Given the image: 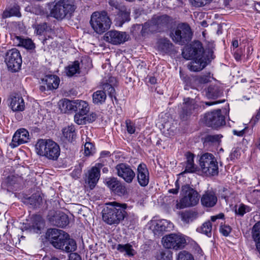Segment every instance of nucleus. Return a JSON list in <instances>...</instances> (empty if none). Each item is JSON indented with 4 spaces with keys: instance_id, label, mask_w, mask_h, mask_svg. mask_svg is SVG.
<instances>
[{
    "instance_id": "a211bd4d",
    "label": "nucleus",
    "mask_w": 260,
    "mask_h": 260,
    "mask_svg": "<svg viewBox=\"0 0 260 260\" xmlns=\"http://www.w3.org/2000/svg\"><path fill=\"white\" fill-rule=\"evenodd\" d=\"M29 139L28 132L25 128H20L14 134L11 146L16 147L20 144L27 143Z\"/></svg>"
},
{
    "instance_id": "1a4fd4ad",
    "label": "nucleus",
    "mask_w": 260,
    "mask_h": 260,
    "mask_svg": "<svg viewBox=\"0 0 260 260\" xmlns=\"http://www.w3.org/2000/svg\"><path fill=\"white\" fill-rule=\"evenodd\" d=\"M191 36L189 26L185 23L178 25L171 34L173 41L181 45L189 42L191 39Z\"/></svg>"
},
{
    "instance_id": "a878e982",
    "label": "nucleus",
    "mask_w": 260,
    "mask_h": 260,
    "mask_svg": "<svg viewBox=\"0 0 260 260\" xmlns=\"http://www.w3.org/2000/svg\"><path fill=\"white\" fill-rule=\"evenodd\" d=\"M186 166L185 173H194L198 171V167L194 163V155L190 152H187L186 155Z\"/></svg>"
},
{
    "instance_id": "7ed1b4c3",
    "label": "nucleus",
    "mask_w": 260,
    "mask_h": 260,
    "mask_svg": "<svg viewBox=\"0 0 260 260\" xmlns=\"http://www.w3.org/2000/svg\"><path fill=\"white\" fill-rule=\"evenodd\" d=\"M35 146L37 153L48 159L56 160L60 155L59 145L50 139H39Z\"/></svg>"
},
{
    "instance_id": "c9c22d12",
    "label": "nucleus",
    "mask_w": 260,
    "mask_h": 260,
    "mask_svg": "<svg viewBox=\"0 0 260 260\" xmlns=\"http://www.w3.org/2000/svg\"><path fill=\"white\" fill-rule=\"evenodd\" d=\"M12 16H16L18 17L21 16L20 8L18 5H14L12 8L6 10L3 13V18H4Z\"/></svg>"
},
{
    "instance_id": "4be33fe9",
    "label": "nucleus",
    "mask_w": 260,
    "mask_h": 260,
    "mask_svg": "<svg viewBox=\"0 0 260 260\" xmlns=\"http://www.w3.org/2000/svg\"><path fill=\"white\" fill-rule=\"evenodd\" d=\"M100 176V170L99 168L93 167L88 171L87 178L85 180V182L89 185L90 189H93L95 187Z\"/></svg>"
},
{
    "instance_id": "ea45409f",
    "label": "nucleus",
    "mask_w": 260,
    "mask_h": 260,
    "mask_svg": "<svg viewBox=\"0 0 260 260\" xmlns=\"http://www.w3.org/2000/svg\"><path fill=\"white\" fill-rule=\"evenodd\" d=\"M18 40H19V45L26 49L32 50L35 48V44L32 42L30 39H22L20 37H17Z\"/></svg>"
},
{
    "instance_id": "de8ad7c7",
    "label": "nucleus",
    "mask_w": 260,
    "mask_h": 260,
    "mask_svg": "<svg viewBox=\"0 0 260 260\" xmlns=\"http://www.w3.org/2000/svg\"><path fill=\"white\" fill-rule=\"evenodd\" d=\"M213 0H189L190 4L193 7H202L210 4Z\"/></svg>"
},
{
    "instance_id": "338daca9",
    "label": "nucleus",
    "mask_w": 260,
    "mask_h": 260,
    "mask_svg": "<svg viewBox=\"0 0 260 260\" xmlns=\"http://www.w3.org/2000/svg\"><path fill=\"white\" fill-rule=\"evenodd\" d=\"M259 118H260V107H259L258 111L257 112V114H256L255 118H253L252 119V121H253L254 123H255L257 121H258Z\"/></svg>"
},
{
    "instance_id": "aec40b11",
    "label": "nucleus",
    "mask_w": 260,
    "mask_h": 260,
    "mask_svg": "<svg viewBox=\"0 0 260 260\" xmlns=\"http://www.w3.org/2000/svg\"><path fill=\"white\" fill-rule=\"evenodd\" d=\"M137 179L141 186H146L149 183V172L146 165L140 164L137 168Z\"/></svg>"
},
{
    "instance_id": "f704fd0d",
    "label": "nucleus",
    "mask_w": 260,
    "mask_h": 260,
    "mask_svg": "<svg viewBox=\"0 0 260 260\" xmlns=\"http://www.w3.org/2000/svg\"><path fill=\"white\" fill-rule=\"evenodd\" d=\"M106 93L102 90H97L92 94L93 103L96 105H101L105 103L106 99Z\"/></svg>"
},
{
    "instance_id": "bf43d9fd",
    "label": "nucleus",
    "mask_w": 260,
    "mask_h": 260,
    "mask_svg": "<svg viewBox=\"0 0 260 260\" xmlns=\"http://www.w3.org/2000/svg\"><path fill=\"white\" fill-rule=\"evenodd\" d=\"M108 3L112 8L120 10V6L116 0H108Z\"/></svg>"
},
{
    "instance_id": "cd10ccee",
    "label": "nucleus",
    "mask_w": 260,
    "mask_h": 260,
    "mask_svg": "<svg viewBox=\"0 0 260 260\" xmlns=\"http://www.w3.org/2000/svg\"><path fill=\"white\" fill-rule=\"evenodd\" d=\"M69 223L68 216L63 213H59L53 217V224L59 227L64 228Z\"/></svg>"
},
{
    "instance_id": "09e8293b",
    "label": "nucleus",
    "mask_w": 260,
    "mask_h": 260,
    "mask_svg": "<svg viewBox=\"0 0 260 260\" xmlns=\"http://www.w3.org/2000/svg\"><path fill=\"white\" fill-rule=\"evenodd\" d=\"M86 114L76 113L74 116V121L78 125L86 123Z\"/></svg>"
},
{
    "instance_id": "69168bd1",
    "label": "nucleus",
    "mask_w": 260,
    "mask_h": 260,
    "mask_svg": "<svg viewBox=\"0 0 260 260\" xmlns=\"http://www.w3.org/2000/svg\"><path fill=\"white\" fill-rule=\"evenodd\" d=\"M246 129V127L241 131L233 130V133L235 135L241 137L243 136L245 134V131Z\"/></svg>"
},
{
    "instance_id": "13d9d810",
    "label": "nucleus",
    "mask_w": 260,
    "mask_h": 260,
    "mask_svg": "<svg viewBox=\"0 0 260 260\" xmlns=\"http://www.w3.org/2000/svg\"><path fill=\"white\" fill-rule=\"evenodd\" d=\"M179 188H180V185L179 184V180H177L175 182V188H173V189H170L168 191L170 193L177 194L179 192Z\"/></svg>"
},
{
    "instance_id": "603ef678",
    "label": "nucleus",
    "mask_w": 260,
    "mask_h": 260,
    "mask_svg": "<svg viewBox=\"0 0 260 260\" xmlns=\"http://www.w3.org/2000/svg\"><path fill=\"white\" fill-rule=\"evenodd\" d=\"M48 25L46 22L39 24L36 27V33L38 35H41L47 30Z\"/></svg>"
},
{
    "instance_id": "9b49d317",
    "label": "nucleus",
    "mask_w": 260,
    "mask_h": 260,
    "mask_svg": "<svg viewBox=\"0 0 260 260\" xmlns=\"http://www.w3.org/2000/svg\"><path fill=\"white\" fill-rule=\"evenodd\" d=\"M5 61L10 71L12 72L18 71L22 64V58L19 51L16 48L8 50L6 54Z\"/></svg>"
},
{
    "instance_id": "37998d69",
    "label": "nucleus",
    "mask_w": 260,
    "mask_h": 260,
    "mask_svg": "<svg viewBox=\"0 0 260 260\" xmlns=\"http://www.w3.org/2000/svg\"><path fill=\"white\" fill-rule=\"evenodd\" d=\"M102 87L103 89V91H105V93L107 92L108 95L112 98L113 96H114L115 98V90L114 88L110 84L108 83H104L102 85Z\"/></svg>"
},
{
    "instance_id": "f257e3e1",
    "label": "nucleus",
    "mask_w": 260,
    "mask_h": 260,
    "mask_svg": "<svg viewBox=\"0 0 260 260\" xmlns=\"http://www.w3.org/2000/svg\"><path fill=\"white\" fill-rule=\"evenodd\" d=\"M46 238L51 245L56 249L67 252L76 249L75 240L70 238L69 235L64 231L57 229H49L46 233Z\"/></svg>"
},
{
    "instance_id": "0eeeda50",
    "label": "nucleus",
    "mask_w": 260,
    "mask_h": 260,
    "mask_svg": "<svg viewBox=\"0 0 260 260\" xmlns=\"http://www.w3.org/2000/svg\"><path fill=\"white\" fill-rule=\"evenodd\" d=\"M199 165L202 172L207 176H214L218 173V162L212 153L203 154L199 159Z\"/></svg>"
},
{
    "instance_id": "dca6fc26",
    "label": "nucleus",
    "mask_w": 260,
    "mask_h": 260,
    "mask_svg": "<svg viewBox=\"0 0 260 260\" xmlns=\"http://www.w3.org/2000/svg\"><path fill=\"white\" fill-rule=\"evenodd\" d=\"M182 110L180 114L182 120L185 121L192 114V111L196 108L197 105L192 98H187L184 99Z\"/></svg>"
},
{
    "instance_id": "c85d7f7f",
    "label": "nucleus",
    "mask_w": 260,
    "mask_h": 260,
    "mask_svg": "<svg viewBox=\"0 0 260 260\" xmlns=\"http://www.w3.org/2000/svg\"><path fill=\"white\" fill-rule=\"evenodd\" d=\"M62 132L63 137L67 141L72 142L76 139V133L74 125H69L63 128Z\"/></svg>"
},
{
    "instance_id": "423d86ee",
    "label": "nucleus",
    "mask_w": 260,
    "mask_h": 260,
    "mask_svg": "<svg viewBox=\"0 0 260 260\" xmlns=\"http://www.w3.org/2000/svg\"><path fill=\"white\" fill-rule=\"evenodd\" d=\"M75 6L70 0H59L50 8L49 16L57 20H62L75 10Z\"/></svg>"
},
{
    "instance_id": "e433bc0d",
    "label": "nucleus",
    "mask_w": 260,
    "mask_h": 260,
    "mask_svg": "<svg viewBox=\"0 0 260 260\" xmlns=\"http://www.w3.org/2000/svg\"><path fill=\"white\" fill-rule=\"evenodd\" d=\"M67 75L72 77L76 74L80 73V63L79 61H75L71 64H69L66 68Z\"/></svg>"
},
{
    "instance_id": "774afa93",
    "label": "nucleus",
    "mask_w": 260,
    "mask_h": 260,
    "mask_svg": "<svg viewBox=\"0 0 260 260\" xmlns=\"http://www.w3.org/2000/svg\"><path fill=\"white\" fill-rule=\"evenodd\" d=\"M149 82L151 84H155L156 82V79L154 77H151L149 78Z\"/></svg>"
},
{
    "instance_id": "a18cd8bd",
    "label": "nucleus",
    "mask_w": 260,
    "mask_h": 260,
    "mask_svg": "<svg viewBox=\"0 0 260 260\" xmlns=\"http://www.w3.org/2000/svg\"><path fill=\"white\" fill-rule=\"evenodd\" d=\"M213 78L210 76V74L208 73L206 75H204L198 76L196 78L195 81L197 83L199 84H205L211 82Z\"/></svg>"
},
{
    "instance_id": "6e6d98bb",
    "label": "nucleus",
    "mask_w": 260,
    "mask_h": 260,
    "mask_svg": "<svg viewBox=\"0 0 260 260\" xmlns=\"http://www.w3.org/2000/svg\"><path fill=\"white\" fill-rule=\"evenodd\" d=\"M221 137L219 135H208L206 138V142H217L220 139Z\"/></svg>"
},
{
    "instance_id": "3c124183",
    "label": "nucleus",
    "mask_w": 260,
    "mask_h": 260,
    "mask_svg": "<svg viewBox=\"0 0 260 260\" xmlns=\"http://www.w3.org/2000/svg\"><path fill=\"white\" fill-rule=\"evenodd\" d=\"M94 150V147L93 144L90 142L86 141L84 144V153L86 155H89L92 153Z\"/></svg>"
},
{
    "instance_id": "bb28decb",
    "label": "nucleus",
    "mask_w": 260,
    "mask_h": 260,
    "mask_svg": "<svg viewBox=\"0 0 260 260\" xmlns=\"http://www.w3.org/2000/svg\"><path fill=\"white\" fill-rule=\"evenodd\" d=\"M44 227V221L42 217L39 215L34 216L32 220V224L29 227L30 231L39 233Z\"/></svg>"
},
{
    "instance_id": "2f4dec72",
    "label": "nucleus",
    "mask_w": 260,
    "mask_h": 260,
    "mask_svg": "<svg viewBox=\"0 0 260 260\" xmlns=\"http://www.w3.org/2000/svg\"><path fill=\"white\" fill-rule=\"evenodd\" d=\"M89 107L88 103L84 101L75 100V110L76 113L87 114L89 111Z\"/></svg>"
},
{
    "instance_id": "9d476101",
    "label": "nucleus",
    "mask_w": 260,
    "mask_h": 260,
    "mask_svg": "<svg viewBox=\"0 0 260 260\" xmlns=\"http://www.w3.org/2000/svg\"><path fill=\"white\" fill-rule=\"evenodd\" d=\"M203 121L208 127L217 128L225 124L224 116L220 109L208 112L205 114Z\"/></svg>"
},
{
    "instance_id": "7c9ffc66",
    "label": "nucleus",
    "mask_w": 260,
    "mask_h": 260,
    "mask_svg": "<svg viewBox=\"0 0 260 260\" xmlns=\"http://www.w3.org/2000/svg\"><path fill=\"white\" fill-rule=\"evenodd\" d=\"M75 100L70 101L68 99L60 101L59 104V109L63 113H67L75 110Z\"/></svg>"
},
{
    "instance_id": "20e7f679",
    "label": "nucleus",
    "mask_w": 260,
    "mask_h": 260,
    "mask_svg": "<svg viewBox=\"0 0 260 260\" xmlns=\"http://www.w3.org/2000/svg\"><path fill=\"white\" fill-rule=\"evenodd\" d=\"M181 194L183 197L176 204L177 209L194 206L199 203L200 199L199 193L188 184L182 186Z\"/></svg>"
},
{
    "instance_id": "5701e85b",
    "label": "nucleus",
    "mask_w": 260,
    "mask_h": 260,
    "mask_svg": "<svg viewBox=\"0 0 260 260\" xmlns=\"http://www.w3.org/2000/svg\"><path fill=\"white\" fill-rule=\"evenodd\" d=\"M217 201V198L213 191H207L202 196L201 202L203 206L206 207L214 206Z\"/></svg>"
},
{
    "instance_id": "0e129e2a",
    "label": "nucleus",
    "mask_w": 260,
    "mask_h": 260,
    "mask_svg": "<svg viewBox=\"0 0 260 260\" xmlns=\"http://www.w3.org/2000/svg\"><path fill=\"white\" fill-rule=\"evenodd\" d=\"M149 23H145L142 26V29H141V34L142 36H145V34L147 32V29L149 27Z\"/></svg>"
},
{
    "instance_id": "58836bf2",
    "label": "nucleus",
    "mask_w": 260,
    "mask_h": 260,
    "mask_svg": "<svg viewBox=\"0 0 260 260\" xmlns=\"http://www.w3.org/2000/svg\"><path fill=\"white\" fill-rule=\"evenodd\" d=\"M172 224L166 219H162L156 222L155 225V230L164 232L168 231L172 227Z\"/></svg>"
},
{
    "instance_id": "412c9836",
    "label": "nucleus",
    "mask_w": 260,
    "mask_h": 260,
    "mask_svg": "<svg viewBox=\"0 0 260 260\" xmlns=\"http://www.w3.org/2000/svg\"><path fill=\"white\" fill-rule=\"evenodd\" d=\"M10 107L13 111H23L24 110L25 103L21 95L15 93L11 95Z\"/></svg>"
},
{
    "instance_id": "f8f14e48",
    "label": "nucleus",
    "mask_w": 260,
    "mask_h": 260,
    "mask_svg": "<svg viewBox=\"0 0 260 260\" xmlns=\"http://www.w3.org/2000/svg\"><path fill=\"white\" fill-rule=\"evenodd\" d=\"M162 243L167 249H177L184 247L186 240L182 235L171 234L164 236Z\"/></svg>"
},
{
    "instance_id": "b1692460",
    "label": "nucleus",
    "mask_w": 260,
    "mask_h": 260,
    "mask_svg": "<svg viewBox=\"0 0 260 260\" xmlns=\"http://www.w3.org/2000/svg\"><path fill=\"white\" fill-rule=\"evenodd\" d=\"M42 83L46 85L48 90L56 89L60 82L59 78L53 75H48L42 79Z\"/></svg>"
},
{
    "instance_id": "c03bdc74",
    "label": "nucleus",
    "mask_w": 260,
    "mask_h": 260,
    "mask_svg": "<svg viewBox=\"0 0 260 260\" xmlns=\"http://www.w3.org/2000/svg\"><path fill=\"white\" fill-rule=\"evenodd\" d=\"M157 258L158 260H172V252L168 249L162 250L157 255Z\"/></svg>"
},
{
    "instance_id": "f03ea898",
    "label": "nucleus",
    "mask_w": 260,
    "mask_h": 260,
    "mask_svg": "<svg viewBox=\"0 0 260 260\" xmlns=\"http://www.w3.org/2000/svg\"><path fill=\"white\" fill-rule=\"evenodd\" d=\"M106 205L102 211V218L107 224L117 225L127 216V204L113 202Z\"/></svg>"
},
{
    "instance_id": "5fc2aeb1",
    "label": "nucleus",
    "mask_w": 260,
    "mask_h": 260,
    "mask_svg": "<svg viewBox=\"0 0 260 260\" xmlns=\"http://www.w3.org/2000/svg\"><path fill=\"white\" fill-rule=\"evenodd\" d=\"M220 231L224 236H228L231 232V228L229 225H222L220 226Z\"/></svg>"
},
{
    "instance_id": "4c0bfd02",
    "label": "nucleus",
    "mask_w": 260,
    "mask_h": 260,
    "mask_svg": "<svg viewBox=\"0 0 260 260\" xmlns=\"http://www.w3.org/2000/svg\"><path fill=\"white\" fill-rule=\"evenodd\" d=\"M182 221L185 223H189L194 220L197 217V213L190 211H185L180 213Z\"/></svg>"
},
{
    "instance_id": "79ce46f5",
    "label": "nucleus",
    "mask_w": 260,
    "mask_h": 260,
    "mask_svg": "<svg viewBox=\"0 0 260 260\" xmlns=\"http://www.w3.org/2000/svg\"><path fill=\"white\" fill-rule=\"evenodd\" d=\"M212 229V223L210 221H207L204 222L201 228V233L206 235L208 237L211 236V231Z\"/></svg>"
},
{
    "instance_id": "4d7b16f0",
    "label": "nucleus",
    "mask_w": 260,
    "mask_h": 260,
    "mask_svg": "<svg viewBox=\"0 0 260 260\" xmlns=\"http://www.w3.org/2000/svg\"><path fill=\"white\" fill-rule=\"evenodd\" d=\"M81 168L80 166H78L71 173V176L75 179L79 178L81 175Z\"/></svg>"
},
{
    "instance_id": "49530a36",
    "label": "nucleus",
    "mask_w": 260,
    "mask_h": 260,
    "mask_svg": "<svg viewBox=\"0 0 260 260\" xmlns=\"http://www.w3.org/2000/svg\"><path fill=\"white\" fill-rule=\"evenodd\" d=\"M177 260H194L193 255L188 252L183 250L177 255Z\"/></svg>"
},
{
    "instance_id": "a19ab883",
    "label": "nucleus",
    "mask_w": 260,
    "mask_h": 260,
    "mask_svg": "<svg viewBox=\"0 0 260 260\" xmlns=\"http://www.w3.org/2000/svg\"><path fill=\"white\" fill-rule=\"evenodd\" d=\"M42 198L38 193L33 194L28 199V202L35 207H37L41 204Z\"/></svg>"
},
{
    "instance_id": "473e14b6",
    "label": "nucleus",
    "mask_w": 260,
    "mask_h": 260,
    "mask_svg": "<svg viewBox=\"0 0 260 260\" xmlns=\"http://www.w3.org/2000/svg\"><path fill=\"white\" fill-rule=\"evenodd\" d=\"M252 236L256 242V247L260 253V222L256 223L252 228Z\"/></svg>"
},
{
    "instance_id": "052dcab7",
    "label": "nucleus",
    "mask_w": 260,
    "mask_h": 260,
    "mask_svg": "<svg viewBox=\"0 0 260 260\" xmlns=\"http://www.w3.org/2000/svg\"><path fill=\"white\" fill-rule=\"evenodd\" d=\"M86 122H92L95 120L96 119V114L94 113H92L89 115H86Z\"/></svg>"
},
{
    "instance_id": "393cba45",
    "label": "nucleus",
    "mask_w": 260,
    "mask_h": 260,
    "mask_svg": "<svg viewBox=\"0 0 260 260\" xmlns=\"http://www.w3.org/2000/svg\"><path fill=\"white\" fill-rule=\"evenodd\" d=\"M157 48L159 51L163 53H169L174 51V46L167 39H159L157 43Z\"/></svg>"
},
{
    "instance_id": "c756f323",
    "label": "nucleus",
    "mask_w": 260,
    "mask_h": 260,
    "mask_svg": "<svg viewBox=\"0 0 260 260\" xmlns=\"http://www.w3.org/2000/svg\"><path fill=\"white\" fill-rule=\"evenodd\" d=\"M116 249L121 253H124V256L132 257L135 255V251L130 244H119L116 247Z\"/></svg>"
},
{
    "instance_id": "6e6552de",
    "label": "nucleus",
    "mask_w": 260,
    "mask_h": 260,
    "mask_svg": "<svg viewBox=\"0 0 260 260\" xmlns=\"http://www.w3.org/2000/svg\"><path fill=\"white\" fill-rule=\"evenodd\" d=\"M182 55L183 58L189 60L206 57L210 54H206L202 44L200 41H197L185 46L182 50Z\"/></svg>"
},
{
    "instance_id": "4468645a",
    "label": "nucleus",
    "mask_w": 260,
    "mask_h": 260,
    "mask_svg": "<svg viewBox=\"0 0 260 260\" xmlns=\"http://www.w3.org/2000/svg\"><path fill=\"white\" fill-rule=\"evenodd\" d=\"M105 41L114 45L123 43L128 39V35L125 32L111 30L106 33L104 36Z\"/></svg>"
},
{
    "instance_id": "8fccbe9b",
    "label": "nucleus",
    "mask_w": 260,
    "mask_h": 260,
    "mask_svg": "<svg viewBox=\"0 0 260 260\" xmlns=\"http://www.w3.org/2000/svg\"><path fill=\"white\" fill-rule=\"evenodd\" d=\"M241 155L240 149L239 147H235L233 148L232 150L230 155L229 158L230 160L235 161L236 159H238Z\"/></svg>"
},
{
    "instance_id": "864d4df0",
    "label": "nucleus",
    "mask_w": 260,
    "mask_h": 260,
    "mask_svg": "<svg viewBox=\"0 0 260 260\" xmlns=\"http://www.w3.org/2000/svg\"><path fill=\"white\" fill-rule=\"evenodd\" d=\"M125 124L127 132L130 134H133L135 132V126L133 122L127 119L125 121Z\"/></svg>"
},
{
    "instance_id": "2eb2a0df",
    "label": "nucleus",
    "mask_w": 260,
    "mask_h": 260,
    "mask_svg": "<svg viewBox=\"0 0 260 260\" xmlns=\"http://www.w3.org/2000/svg\"><path fill=\"white\" fill-rule=\"evenodd\" d=\"M210 56L192 59L193 60L188 64V68L191 71L198 72L203 69L207 64V62L212 59L213 51H208Z\"/></svg>"
},
{
    "instance_id": "f3484780",
    "label": "nucleus",
    "mask_w": 260,
    "mask_h": 260,
    "mask_svg": "<svg viewBox=\"0 0 260 260\" xmlns=\"http://www.w3.org/2000/svg\"><path fill=\"white\" fill-rule=\"evenodd\" d=\"M106 183L108 187L118 196H123L127 193L125 185L116 177L109 178Z\"/></svg>"
},
{
    "instance_id": "72a5a7b5",
    "label": "nucleus",
    "mask_w": 260,
    "mask_h": 260,
    "mask_svg": "<svg viewBox=\"0 0 260 260\" xmlns=\"http://www.w3.org/2000/svg\"><path fill=\"white\" fill-rule=\"evenodd\" d=\"M222 92L219 87L216 85H210L206 91V95L209 99H216L221 96Z\"/></svg>"
},
{
    "instance_id": "39448f33",
    "label": "nucleus",
    "mask_w": 260,
    "mask_h": 260,
    "mask_svg": "<svg viewBox=\"0 0 260 260\" xmlns=\"http://www.w3.org/2000/svg\"><path fill=\"white\" fill-rule=\"evenodd\" d=\"M90 24L95 32L101 34L110 27L111 21L106 11L95 12L91 16Z\"/></svg>"
},
{
    "instance_id": "e2e57ef3",
    "label": "nucleus",
    "mask_w": 260,
    "mask_h": 260,
    "mask_svg": "<svg viewBox=\"0 0 260 260\" xmlns=\"http://www.w3.org/2000/svg\"><path fill=\"white\" fill-rule=\"evenodd\" d=\"M68 260H81V256L76 253H71Z\"/></svg>"
},
{
    "instance_id": "680f3d73",
    "label": "nucleus",
    "mask_w": 260,
    "mask_h": 260,
    "mask_svg": "<svg viewBox=\"0 0 260 260\" xmlns=\"http://www.w3.org/2000/svg\"><path fill=\"white\" fill-rule=\"evenodd\" d=\"M246 206L242 205L239 207L238 210L236 211V212L237 214H238L241 216H243L246 212Z\"/></svg>"
},
{
    "instance_id": "ddd939ff",
    "label": "nucleus",
    "mask_w": 260,
    "mask_h": 260,
    "mask_svg": "<svg viewBox=\"0 0 260 260\" xmlns=\"http://www.w3.org/2000/svg\"><path fill=\"white\" fill-rule=\"evenodd\" d=\"M116 174L127 183L132 182L135 177V173L131 167L125 163H120L116 166Z\"/></svg>"
},
{
    "instance_id": "6ab92c4d",
    "label": "nucleus",
    "mask_w": 260,
    "mask_h": 260,
    "mask_svg": "<svg viewBox=\"0 0 260 260\" xmlns=\"http://www.w3.org/2000/svg\"><path fill=\"white\" fill-rule=\"evenodd\" d=\"M172 19L167 15L154 16L151 20V24L155 25L158 29L168 28L172 23Z\"/></svg>"
}]
</instances>
